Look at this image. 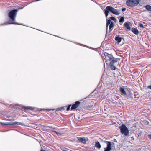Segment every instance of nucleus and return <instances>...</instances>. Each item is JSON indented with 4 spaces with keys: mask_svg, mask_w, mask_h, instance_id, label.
I'll list each match as a JSON object with an SVG mask.
<instances>
[{
    "mask_svg": "<svg viewBox=\"0 0 151 151\" xmlns=\"http://www.w3.org/2000/svg\"><path fill=\"white\" fill-rule=\"evenodd\" d=\"M104 55L105 57V59L106 64H108V65L112 70L116 69L117 68L115 65H117L119 64L120 59L115 58L111 54H109L107 52L104 53Z\"/></svg>",
    "mask_w": 151,
    "mask_h": 151,
    "instance_id": "f257e3e1",
    "label": "nucleus"
},
{
    "mask_svg": "<svg viewBox=\"0 0 151 151\" xmlns=\"http://www.w3.org/2000/svg\"><path fill=\"white\" fill-rule=\"evenodd\" d=\"M19 9H14L10 11L8 14V16L12 20H9V22H7L6 24H19L17 23L14 22L15 18L17 12Z\"/></svg>",
    "mask_w": 151,
    "mask_h": 151,
    "instance_id": "f03ea898",
    "label": "nucleus"
},
{
    "mask_svg": "<svg viewBox=\"0 0 151 151\" xmlns=\"http://www.w3.org/2000/svg\"><path fill=\"white\" fill-rule=\"evenodd\" d=\"M109 12L116 15H119L120 13V10L116 9L112 6H107L104 10V13L106 17L108 15Z\"/></svg>",
    "mask_w": 151,
    "mask_h": 151,
    "instance_id": "7ed1b4c3",
    "label": "nucleus"
},
{
    "mask_svg": "<svg viewBox=\"0 0 151 151\" xmlns=\"http://www.w3.org/2000/svg\"><path fill=\"white\" fill-rule=\"evenodd\" d=\"M141 0H127L126 4L130 7H134L137 6Z\"/></svg>",
    "mask_w": 151,
    "mask_h": 151,
    "instance_id": "20e7f679",
    "label": "nucleus"
},
{
    "mask_svg": "<svg viewBox=\"0 0 151 151\" xmlns=\"http://www.w3.org/2000/svg\"><path fill=\"white\" fill-rule=\"evenodd\" d=\"M121 133L125 136H128L129 134V130L124 124H122L119 127Z\"/></svg>",
    "mask_w": 151,
    "mask_h": 151,
    "instance_id": "39448f33",
    "label": "nucleus"
},
{
    "mask_svg": "<svg viewBox=\"0 0 151 151\" xmlns=\"http://www.w3.org/2000/svg\"><path fill=\"white\" fill-rule=\"evenodd\" d=\"M1 124L4 125H15V124H17V125H20L22 126H24V124H23L22 123L19 122H12V123H9L8 122L6 123H1Z\"/></svg>",
    "mask_w": 151,
    "mask_h": 151,
    "instance_id": "423d86ee",
    "label": "nucleus"
},
{
    "mask_svg": "<svg viewBox=\"0 0 151 151\" xmlns=\"http://www.w3.org/2000/svg\"><path fill=\"white\" fill-rule=\"evenodd\" d=\"M80 104V102L79 101H76L75 104L73 105L71 108V110H73L76 109L78 107Z\"/></svg>",
    "mask_w": 151,
    "mask_h": 151,
    "instance_id": "0eeeda50",
    "label": "nucleus"
},
{
    "mask_svg": "<svg viewBox=\"0 0 151 151\" xmlns=\"http://www.w3.org/2000/svg\"><path fill=\"white\" fill-rule=\"evenodd\" d=\"M78 140L79 142L83 144H86V138L85 137L82 138L79 137L78 138Z\"/></svg>",
    "mask_w": 151,
    "mask_h": 151,
    "instance_id": "6e6552de",
    "label": "nucleus"
},
{
    "mask_svg": "<svg viewBox=\"0 0 151 151\" xmlns=\"http://www.w3.org/2000/svg\"><path fill=\"white\" fill-rule=\"evenodd\" d=\"M119 90L122 93V95H126V92L125 91L124 88L122 87H120L119 88Z\"/></svg>",
    "mask_w": 151,
    "mask_h": 151,
    "instance_id": "1a4fd4ad",
    "label": "nucleus"
},
{
    "mask_svg": "<svg viewBox=\"0 0 151 151\" xmlns=\"http://www.w3.org/2000/svg\"><path fill=\"white\" fill-rule=\"evenodd\" d=\"M115 39L117 41V42L119 43L121 41L122 38L119 35H116L115 37Z\"/></svg>",
    "mask_w": 151,
    "mask_h": 151,
    "instance_id": "9d476101",
    "label": "nucleus"
},
{
    "mask_svg": "<svg viewBox=\"0 0 151 151\" xmlns=\"http://www.w3.org/2000/svg\"><path fill=\"white\" fill-rule=\"evenodd\" d=\"M95 146L99 149L101 147V146L98 141L95 142Z\"/></svg>",
    "mask_w": 151,
    "mask_h": 151,
    "instance_id": "9b49d317",
    "label": "nucleus"
},
{
    "mask_svg": "<svg viewBox=\"0 0 151 151\" xmlns=\"http://www.w3.org/2000/svg\"><path fill=\"white\" fill-rule=\"evenodd\" d=\"M114 26V25L113 22H111L109 26V32L113 30Z\"/></svg>",
    "mask_w": 151,
    "mask_h": 151,
    "instance_id": "f8f14e48",
    "label": "nucleus"
},
{
    "mask_svg": "<svg viewBox=\"0 0 151 151\" xmlns=\"http://www.w3.org/2000/svg\"><path fill=\"white\" fill-rule=\"evenodd\" d=\"M132 32L136 35H138L139 33V31L137 28H133L132 29Z\"/></svg>",
    "mask_w": 151,
    "mask_h": 151,
    "instance_id": "ddd939ff",
    "label": "nucleus"
},
{
    "mask_svg": "<svg viewBox=\"0 0 151 151\" xmlns=\"http://www.w3.org/2000/svg\"><path fill=\"white\" fill-rule=\"evenodd\" d=\"M125 27L128 30H130V27L129 26V22H126L124 24Z\"/></svg>",
    "mask_w": 151,
    "mask_h": 151,
    "instance_id": "4468645a",
    "label": "nucleus"
},
{
    "mask_svg": "<svg viewBox=\"0 0 151 151\" xmlns=\"http://www.w3.org/2000/svg\"><path fill=\"white\" fill-rule=\"evenodd\" d=\"M104 142L107 144V147H108V148H111V142L107 141H105Z\"/></svg>",
    "mask_w": 151,
    "mask_h": 151,
    "instance_id": "2eb2a0df",
    "label": "nucleus"
},
{
    "mask_svg": "<svg viewBox=\"0 0 151 151\" xmlns=\"http://www.w3.org/2000/svg\"><path fill=\"white\" fill-rule=\"evenodd\" d=\"M145 8L148 11L151 12V6L148 5H146L145 6Z\"/></svg>",
    "mask_w": 151,
    "mask_h": 151,
    "instance_id": "dca6fc26",
    "label": "nucleus"
},
{
    "mask_svg": "<svg viewBox=\"0 0 151 151\" xmlns=\"http://www.w3.org/2000/svg\"><path fill=\"white\" fill-rule=\"evenodd\" d=\"M111 20L110 19H109L107 20L106 23V28H107V31L108 29V26L111 23Z\"/></svg>",
    "mask_w": 151,
    "mask_h": 151,
    "instance_id": "f3484780",
    "label": "nucleus"
},
{
    "mask_svg": "<svg viewBox=\"0 0 151 151\" xmlns=\"http://www.w3.org/2000/svg\"><path fill=\"white\" fill-rule=\"evenodd\" d=\"M142 122L143 124L145 125H148L149 123L148 121L146 120L143 121Z\"/></svg>",
    "mask_w": 151,
    "mask_h": 151,
    "instance_id": "a211bd4d",
    "label": "nucleus"
},
{
    "mask_svg": "<svg viewBox=\"0 0 151 151\" xmlns=\"http://www.w3.org/2000/svg\"><path fill=\"white\" fill-rule=\"evenodd\" d=\"M124 20V17H122L119 19V22L120 23H122Z\"/></svg>",
    "mask_w": 151,
    "mask_h": 151,
    "instance_id": "6ab92c4d",
    "label": "nucleus"
},
{
    "mask_svg": "<svg viewBox=\"0 0 151 151\" xmlns=\"http://www.w3.org/2000/svg\"><path fill=\"white\" fill-rule=\"evenodd\" d=\"M110 18L111 20L114 21L115 22H116V21H117L116 19L114 17H110Z\"/></svg>",
    "mask_w": 151,
    "mask_h": 151,
    "instance_id": "aec40b11",
    "label": "nucleus"
},
{
    "mask_svg": "<svg viewBox=\"0 0 151 151\" xmlns=\"http://www.w3.org/2000/svg\"><path fill=\"white\" fill-rule=\"evenodd\" d=\"M111 149V148H108V147H107L106 148H104V151H110Z\"/></svg>",
    "mask_w": 151,
    "mask_h": 151,
    "instance_id": "412c9836",
    "label": "nucleus"
},
{
    "mask_svg": "<svg viewBox=\"0 0 151 151\" xmlns=\"http://www.w3.org/2000/svg\"><path fill=\"white\" fill-rule=\"evenodd\" d=\"M110 32H109V33H108V30L107 31V28H106V37L107 36H108L109 35H110Z\"/></svg>",
    "mask_w": 151,
    "mask_h": 151,
    "instance_id": "4be33fe9",
    "label": "nucleus"
},
{
    "mask_svg": "<svg viewBox=\"0 0 151 151\" xmlns=\"http://www.w3.org/2000/svg\"><path fill=\"white\" fill-rule=\"evenodd\" d=\"M24 108L25 109H30V110H32V108L31 107H24Z\"/></svg>",
    "mask_w": 151,
    "mask_h": 151,
    "instance_id": "5701e85b",
    "label": "nucleus"
},
{
    "mask_svg": "<svg viewBox=\"0 0 151 151\" xmlns=\"http://www.w3.org/2000/svg\"><path fill=\"white\" fill-rule=\"evenodd\" d=\"M56 134L57 135H61V134H62L60 132H56Z\"/></svg>",
    "mask_w": 151,
    "mask_h": 151,
    "instance_id": "b1692460",
    "label": "nucleus"
},
{
    "mask_svg": "<svg viewBox=\"0 0 151 151\" xmlns=\"http://www.w3.org/2000/svg\"><path fill=\"white\" fill-rule=\"evenodd\" d=\"M71 105H70L69 106H68V107L67 108V111H68L70 110V107L71 106Z\"/></svg>",
    "mask_w": 151,
    "mask_h": 151,
    "instance_id": "393cba45",
    "label": "nucleus"
},
{
    "mask_svg": "<svg viewBox=\"0 0 151 151\" xmlns=\"http://www.w3.org/2000/svg\"><path fill=\"white\" fill-rule=\"evenodd\" d=\"M139 25L140 27H141L142 28L144 27L143 25L142 24H139Z\"/></svg>",
    "mask_w": 151,
    "mask_h": 151,
    "instance_id": "a878e982",
    "label": "nucleus"
},
{
    "mask_svg": "<svg viewBox=\"0 0 151 151\" xmlns=\"http://www.w3.org/2000/svg\"><path fill=\"white\" fill-rule=\"evenodd\" d=\"M126 8H122V11H124L126 10Z\"/></svg>",
    "mask_w": 151,
    "mask_h": 151,
    "instance_id": "bb28decb",
    "label": "nucleus"
},
{
    "mask_svg": "<svg viewBox=\"0 0 151 151\" xmlns=\"http://www.w3.org/2000/svg\"><path fill=\"white\" fill-rule=\"evenodd\" d=\"M147 88L151 90V85L148 86L147 87Z\"/></svg>",
    "mask_w": 151,
    "mask_h": 151,
    "instance_id": "cd10ccee",
    "label": "nucleus"
},
{
    "mask_svg": "<svg viewBox=\"0 0 151 151\" xmlns=\"http://www.w3.org/2000/svg\"><path fill=\"white\" fill-rule=\"evenodd\" d=\"M50 128L51 129H55V128H54V127H50Z\"/></svg>",
    "mask_w": 151,
    "mask_h": 151,
    "instance_id": "c85d7f7f",
    "label": "nucleus"
},
{
    "mask_svg": "<svg viewBox=\"0 0 151 151\" xmlns=\"http://www.w3.org/2000/svg\"><path fill=\"white\" fill-rule=\"evenodd\" d=\"M149 138L151 139V134L149 135Z\"/></svg>",
    "mask_w": 151,
    "mask_h": 151,
    "instance_id": "c756f323",
    "label": "nucleus"
},
{
    "mask_svg": "<svg viewBox=\"0 0 151 151\" xmlns=\"http://www.w3.org/2000/svg\"><path fill=\"white\" fill-rule=\"evenodd\" d=\"M54 132L56 133V132H57L56 131H53Z\"/></svg>",
    "mask_w": 151,
    "mask_h": 151,
    "instance_id": "7c9ffc66",
    "label": "nucleus"
},
{
    "mask_svg": "<svg viewBox=\"0 0 151 151\" xmlns=\"http://www.w3.org/2000/svg\"><path fill=\"white\" fill-rule=\"evenodd\" d=\"M40 151H46L45 150H41Z\"/></svg>",
    "mask_w": 151,
    "mask_h": 151,
    "instance_id": "2f4dec72",
    "label": "nucleus"
}]
</instances>
